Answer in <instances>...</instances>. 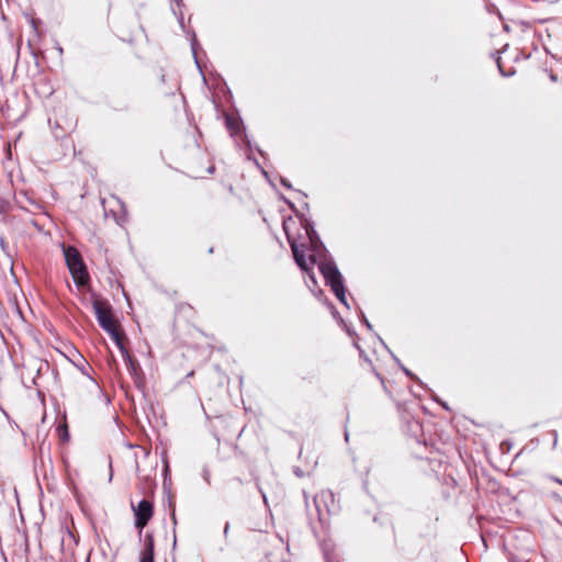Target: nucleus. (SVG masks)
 I'll use <instances>...</instances> for the list:
<instances>
[{"mask_svg": "<svg viewBox=\"0 0 562 562\" xmlns=\"http://www.w3.org/2000/svg\"><path fill=\"white\" fill-rule=\"evenodd\" d=\"M61 429H63V432L60 434V436L64 440H66L68 437L67 428H66V426H64V427H61Z\"/></svg>", "mask_w": 562, "mask_h": 562, "instance_id": "ddd939ff", "label": "nucleus"}, {"mask_svg": "<svg viewBox=\"0 0 562 562\" xmlns=\"http://www.w3.org/2000/svg\"><path fill=\"white\" fill-rule=\"evenodd\" d=\"M423 445H424V449L428 448V443H427V440L425 438H424Z\"/></svg>", "mask_w": 562, "mask_h": 562, "instance_id": "5701e85b", "label": "nucleus"}, {"mask_svg": "<svg viewBox=\"0 0 562 562\" xmlns=\"http://www.w3.org/2000/svg\"><path fill=\"white\" fill-rule=\"evenodd\" d=\"M134 514L136 516V527L143 529L153 516L151 503L146 499L139 502L138 505L134 507Z\"/></svg>", "mask_w": 562, "mask_h": 562, "instance_id": "20e7f679", "label": "nucleus"}, {"mask_svg": "<svg viewBox=\"0 0 562 562\" xmlns=\"http://www.w3.org/2000/svg\"><path fill=\"white\" fill-rule=\"evenodd\" d=\"M322 273L326 281L331 285L337 297L344 301L345 291L339 271L335 267L326 265L322 267Z\"/></svg>", "mask_w": 562, "mask_h": 562, "instance_id": "7ed1b4c3", "label": "nucleus"}, {"mask_svg": "<svg viewBox=\"0 0 562 562\" xmlns=\"http://www.w3.org/2000/svg\"><path fill=\"white\" fill-rule=\"evenodd\" d=\"M64 256L75 283L78 286L87 285L90 277L80 252L75 247H64Z\"/></svg>", "mask_w": 562, "mask_h": 562, "instance_id": "f03ea898", "label": "nucleus"}, {"mask_svg": "<svg viewBox=\"0 0 562 562\" xmlns=\"http://www.w3.org/2000/svg\"><path fill=\"white\" fill-rule=\"evenodd\" d=\"M291 248H292L293 256H294V259H295L296 263H297V265H299L303 270H308L310 262H308V260L306 259V257H305L304 251L302 250V248H301L299 245H295V244H292Z\"/></svg>", "mask_w": 562, "mask_h": 562, "instance_id": "423d86ee", "label": "nucleus"}, {"mask_svg": "<svg viewBox=\"0 0 562 562\" xmlns=\"http://www.w3.org/2000/svg\"><path fill=\"white\" fill-rule=\"evenodd\" d=\"M550 480H552L553 482L562 485V479L558 477V476H554V475H550Z\"/></svg>", "mask_w": 562, "mask_h": 562, "instance_id": "4468645a", "label": "nucleus"}, {"mask_svg": "<svg viewBox=\"0 0 562 562\" xmlns=\"http://www.w3.org/2000/svg\"><path fill=\"white\" fill-rule=\"evenodd\" d=\"M548 21V19H539V20H536L535 22H538V23H546Z\"/></svg>", "mask_w": 562, "mask_h": 562, "instance_id": "aec40b11", "label": "nucleus"}, {"mask_svg": "<svg viewBox=\"0 0 562 562\" xmlns=\"http://www.w3.org/2000/svg\"><path fill=\"white\" fill-rule=\"evenodd\" d=\"M442 467L441 459L437 457H424V475H426L428 480L439 481Z\"/></svg>", "mask_w": 562, "mask_h": 562, "instance_id": "39448f33", "label": "nucleus"}, {"mask_svg": "<svg viewBox=\"0 0 562 562\" xmlns=\"http://www.w3.org/2000/svg\"><path fill=\"white\" fill-rule=\"evenodd\" d=\"M512 448V442L509 440H503L501 442V450L502 452H508Z\"/></svg>", "mask_w": 562, "mask_h": 562, "instance_id": "9b49d317", "label": "nucleus"}, {"mask_svg": "<svg viewBox=\"0 0 562 562\" xmlns=\"http://www.w3.org/2000/svg\"><path fill=\"white\" fill-rule=\"evenodd\" d=\"M139 562H154V544L151 540L148 541L146 549L142 552Z\"/></svg>", "mask_w": 562, "mask_h": 562, "instance_id": "0eeeda50", "label": "nucleus"}, {"mask_svg": "<svg viewBox=\"0 0 562 562\" xmlns=\"http://www.w3.org/2000/svg\"><path fill=\"white\" fill-rule=\"evenodd\" d=\"M535 36L538 37L539 40H541V33L540 32L536 31L535 32Z\"/></svg>", "mask_w": 562, "mask_h": 562, "instance_id": "4be33fe9", "label": "nucleus"}, {"mask_svg": "<svg viewBox=\"0 0 562 562\" xmlns=\"http://www.w3.org/2000/svg\"><path fill=\"white\" fill-rule=\"evenodd\" d=\"M423 412H424V415L430 414L429 409L426 406H424Z\"/></svg>", "mask_w": 562, "mask_h": 562, "instance_id": "412c9836", "label": "nucleus"}, {"mask_svg": "<svg viewBox=\"0 0 562 562\" xmlns=\"http://www.w3.org/2000/svg\"><path fill=\"white\" fill-rule=\"evenodd\" d=\"M552 435L554 437V440H553V447L557 446V442H558V431L557 430H552Z\"/></svg>", "mask_w": 562, "mask_h": 562, "instance_id": "2eb2a0df", "label": "nucleus"}, {"mask_svg": "<svg viewBox=\"0 0 562 562\" xmlns=\"http://www.w3.org/2000/svg\"><path fill=\"white\" fill-rule=\"evenodd\" d=\"M513 22L520 25L524 29V31L529 30L532 26V22L525 21V20H517V21H513Z\"/></svg>", "mask_w": 562, "mask_h": 562, "instance_id": "9d476101", "label": "nucleus"}, {"mask_svg": "<svg viewBox=\"0 0 562 562\" xmlns=\"http://www.w3.org/2000/svg\"><path fill=\"white\" fill-rule=\"evenodd\" d=\"M495 14L497 15V18L499 20H502V21L504 20V16L502 15V13L499 12V10L497 8H495Z\"/></svg>", "mask_w": 562, "mask_h": 562, "instance_id": "a211bd4d", "label": "nucleus"}, {"mask_svg": "<svg viewBox=\"0 0 562 562\" xmlns=\"http://www.w3.org/2000/svg\"><path fill=\"white\" fill-rule=\"evenodd\" d=\"M495 14L497 15V18L499 20H502V21L504 20V16L502 15V13L499 12V10L497 8H495Z\"/></svg>", "mask_w": 562, "mask_h": 562, "instance_id": "dca6fc26", "label": "nucleus"}, {"mask_svg": "<svg viewBox=\"0 0 562 562\" xmlns=\"http://www.w3.org/2000/svg\"><path fill=\"white\" fill-rule=\"evenodd\" d=\"M495 14L497 15V18L499 20H502V21L504 20V16L502 15V13L499 12V10L497 8H495Z\"/></svg>", "mask_w": 562, "mask_h": 562, "instance_id": "f3484780", "label": "nucleus"}, {"mask_svg": "<svg viewBox=\"0 0 562 562\" xmlns=\"http://www.w3.org/2000/svg\"><path fill=\"white\" fill-rule=\"evenodd\" d=\"M424 393H429V395L432 398V401H435L436 403L440 404V406L443 409L450 411V407H449L448 403L442 401L440 397H438L437 394L426 383H424Z\"/></svg>", "mask_w": 562, "mask_h": 562, "instance_id": "6e6552de", "label": "nucleus"}, {"mask_svg": "<svg viewBox=\"0 0 562 562\" xmlns=\"http://www.w3.org/2000/svg\"><path fill=\"white\" fill-rule=\"evenodd\" d=\"M549 78L552 82H558L559 78H558V75L554 74V72H550L549 74Z\"/></svg>", "mask_w": 562, "mask_h": 562, "instance_id": "f8f14e48", "label": "nucleus"}, {"mask_svg": "<svg viewBox=\"0 0 562 562\" xmlns=\"http://www.w3.org/2000/svg\"><path fill=\"white\" fill-rule=\"evenodd\" d=\"M92 307L94 314L97 316L99 325L110 334V336L120 344V331L119 324L115 319L111 305L108 301L98 297L97 295L92 296Z\"/></svg>", "mask_w": 562, "mask_h": 562, "instance_id": "f257e3e1", "label": "nucleus"}, {"mask_svg": "<svg viewBox=\"0 0 562 562\" xmlns=\"http://www.w3.org/2000/svg\"><path fill=\"white\" fill-rule=\"evenodd\" d=\"M503 31L509 33L510 32V26L507 23H504L503 24Z\"/></svg>", "mask_w": 562, "mask_h": 562, "instance_id": "6ab92c4d", "label": "nucleus"}, {"mask_svg": "<svg viewBox=\"0 0 562 562\" xmlns=\"http://www.w3.org/2000/svg\"><path fill=\"white\" fill-rule=\"evenodd\" d=\"M496 55L497 56L495 57V61H496V65H497L501 76L504 78H509V77L514 76L516 74L515 68L512 67L508 71H506L502 65L501 56L498 55V53H496Z\"/></svg>", "mask_w": 562, "mask_h": 562, "instance_id": "1a4fd4ad", "label": "nucleus"}]
</instances>
